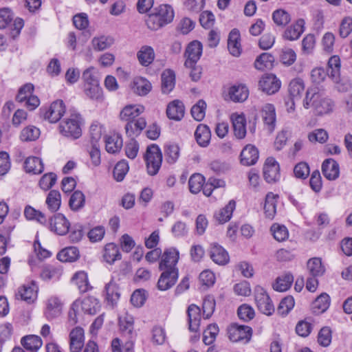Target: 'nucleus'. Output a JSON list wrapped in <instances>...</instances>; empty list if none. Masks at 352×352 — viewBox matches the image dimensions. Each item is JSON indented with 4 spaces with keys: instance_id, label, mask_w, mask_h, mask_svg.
Returning a JSON list of instances; mask_svg holds the SVG:
<instances>
[{
    "instance_id": "nucleus-1",
    "label": "nucleus",
    "mask_w": 352,
    "mask_h": 352,
    "mask_svg": "<svg viewBox=\"0 0 352 352\" xmlns=\"http://www.w3.org/2000/svg\"><path fill=\"white\" fill-rule=\"evenodd\" d=\"M174 17L173 8L169 4H161L151 10L146 23L148 29L155 31L170 23Z\"/></svg>"
},
{
    "instance_id": "nucleus-2",
    "label": "nucleus",
    "mask_w": 352,
    "mask_h": 352,
    "mask_svg": "<svg viewBox=\"0 0 352 352\" xmlns=\"http://www.w3.org/2000/svg\"><path fill=\"white\" fill-rule=\"evenodd\" d=\"M340 60L339 56H333L328 61V70L322 67H316L311 70V78L313 82L319 84L324 81L328 76L333 81H337L340 77Z\"/></svg>"
},
{
    "instance_id": "nucleus-3",
    "label": "nucleus",
    "mask_w": 352,
    "mask_h": 352,
    "mask_svg": "<svg viewBox=\"0 0 352 352\" xmlns=\"http://www.w3.org/2000/svg\"><path fill=\"white\" fill-rule=\"evenodd\" d=\"M144 159L148 174L151 176L157 175L162 163V153L160 148L155 144L148 146L144 155Z\"/></svg>"
},
{
    "instance_id": "nucleus-4",
    "label": "nucleus",
    "mask_w": 352,
    "mask_h": 352,
    "mask_svg": "<svg viewBox=\"0 0 352 352\" xmlns=\"http://www.w3.org/2000/svg\"><path fill=\"white\" fill-rule=\"evenodd\" d=\"M254 300L258 309L267 316L274 312V304L268 294L262 287L257 285L254 288Z\"/></svg>"
},
{
    "instance_id": "nucleus-5",
    "label": "nucleus",
    "mask_w": 352,
    "mask_h": 352,
    "mask_svg": "<svg viewBox=\"0 0 352 352\" xmlns=\"http://www.w3.org/2000/svg\"><path fill=\"white\" fill-rule=\"evenodd\" d=\"M59 130L60 133L65 137L78 138L82 134L78 116L72 115L70 118L64 119L59 124Z\"/></svg>"
},
{
    "instance_id": "nucleus-6",
    "label": "nucleus",
    "mask_w": 352,
    "mask_h": 352,
    "mask_svg": "<svg viewBox=\"0 0 352 352\" xmlns=\"http://www.w3.org/2000/svg\"><path fill=\"white\" fill-rule=\"evenodd\" d=\"M179 258V252L175 248H166L162 254L159 268L162 271L178 272L176 267Z\"/></svg>"
},
{
    "instance_id": "nucleus-7",
    "label": "nucleus",
    "mask_w": 352,
    "mask_h": 352,
    "mask_svg": "<svg viewBox=\"0 0 352 352\" xmlns=\"http://www.w3.org/2000/svg\"><path fill=\"white\" fill-rule=\"evenodd\" d=\"M228 335L232 342L248 343L252 338V329L249 326L234 323L228 327Z\"/></svg>"
},
{
    "instance_id": "nucleus-8",
    "label": "nucleus",
    "mask_w": 352,
    "mask_h": 352,
    "mask_svg": "<svg viewBox=\"0 0 352 352\" xmlns=\"http://www.w3.org/2000/svg\"><path fill=\"white\" fill-rule=\"evenodd\" d=\"M87 301V298L85 297L83 298H80L73 302L68 314L69 322L71 324H75L87 316L88 313Z\"/></svg>"
},
{
    "instance_id": "nucleus-9",
    "label": "nucleus",
    "mask_w": 352,
    "mask_h": 352,
    "mask_svg": "<svg viewBox=\"0 0 352 352\" xmlns=\"http://www.w3.org/2000/svg\"><path fill=\"white\" fill-rule=\"evenodd\" d=\"M45 226L56 234L65 235L69 231L70 223L63 214L58 213L51 217Z\"/></svg>"
},
{
    "instance_id": "nucleus-10",
    "label": "nucleus",
    "mask_w": 352,
    "mask_h": 352,
    "mask_svg": "<svg viewBox=\"0 0 352 352\" xmlns=\"http://www.w3.org/2000/svg\"><path fill=\"white\" fill-rule=\"evenodd\" d=\"M202 44L198 41H193L190 42L184 54L186 58L184 63L185 67H192L197 64L202 54Z\"/></svg>"
},
{
    "instance_id": "nucleus-11",
    "label": "nucleus",
    "mask_w": 352,
    "mask_h": 352,
    "mask_svg": "<svg viewBox=\"0 0 352 352\" xmlns=\"http://www.w3.org/2000/svg\"><path fill=\"white\" fill-rule=\"evenodd\" d=\"M259 87L269 95L276 93L280 88V80L273 74H264L258 82Z\"/></svg>"
},
{
    "instance_id": "nucleus-12",
    "label": "nucleus",
    "mask_w": 352,
    "mask_h": 352,
    "mask_svg": "<svg viewBox=\"0 0 352 352\" xmlns=\"http://www.w3.org/2000/svg\"><path fill=\"white\" fill-rule=\"evenodd\" d=\"M65 106L63 100L53 102L43 113L44 118L51 123H56L60 120L65 113Z\"/></svg>"
},
{
    "instance_id": "nucleus-13",
    "label": "nucleus",
    "mask_w": 352,
    "mask_h": 352,
    "mask_svg": "<svg viewBox=\"0 0 352 352\" xmlns=\"http://www.w3.org/2000/svg\"><path fill=\"white\" fill-rule=\"evenodd\" d=\"M63 303L56 296H50L45 302L44 315L47 320H53L58 317L62 312Z\"/></svg>"
},
{
    "instance_id": "nucleus-14",
    "label": "nucleus",
    "mask_w": 352,
    "mask_h": 352,
    "mask_svg": "<svg viewBox=\"0 0 352 352\" xmlns=\"http://www.w3.org/2000/svg\"><path fill=\"white\" fill-rule=\"evenodd\" d=\"M278 163L273 157H268L263 166V177L268 183H274L280 178Z\"/></svg>"
},
{
    "instance_id": "nucleus-15",
    "label": "nucleus",
    "mask_w": 352,
    "mask_h": 352,
    "mask_svg": "<svg viewBox=\"0 0 352 352\" xmlns=\"http://www.w3.org/2000/svg\"><path fill=\"white\" fill-rule=\"evenodd\" d=\"M105 149L107 153L116 154L119 153L123 146V139L120 133H109L104 135Z\"/></svg>"
},
{
    "instance_id": "nucleus-16",
    "label": "nucleus",
    "mask_w": 352,
    "mask_h": 352,
    "mask_svg": "<svg viewBox=\"0 0 352 352\" xmlns=\"http://www.w3.org/2000/svg\"><path fill=\"white\" fill-rule=\"evenodd\" d=\"M85 331L82 328L77 327L73 329L69 333L70 352H80L85 345Z\"/></svg>"
},
{
    "instance_id": "nucleus-17",
    "label": "nucleus",
    "mask_w": 352,
    "mask_h": 352,
    "mask_svg": "<svg viewBox=\"0 0 352 352\" xmlns=\"http://www.w3.org/2000/svg\"><path fill=\"white\" fill-rule=\"evenodd\" d=\"M38 287L34 281H31L19 288L17 296L21 300L30 304L34 302L38 296Z\"/></svg>"
},
{
    "instance_id": "nucleus-18",
    "label": "nucleus",
    "mask_w": 352,
    "mask_h": 352,
    "mask_svg": "<svg viewBox=\"0 0 352 352\" xmlns=\"http://www.w3.org/2000/svg\"><path fill=\"white\" fill-rule=\"evenodd\" d=\"M89 98L95 102L97 107L104 108L106 103L104 101L102 89L100 87L98 80L93 79L89 76Z\"/></svg>"
},
{
    "instance_id": "nucleus-19",
    "label": "nucleus",
    "mask_w": 352,
    "mask_h": 352,
    "mask_svg": "<svg viewBox=\"0 0 352 352\" xmlns=\"http://www.w3.org/2000/svg\"><path fill=\"white\" fill-rule=\"evenodd\" d=\"M305 20L298 19L293 25L289 26L284 32L283 37L285 40H298L305 31Z\"/></svg>"
},
{
    "instance_id": "nucleus-20",
    "label": "nucleus",
    "mask_w": 352,
    "mask_h": 352,
    "mask_svg": "<svg viewBox=\"0 0 352 352\" xmlns=\"http://www.w3.org/2000/svg\"><path fill=\"white\" fill-rule=\"evenodd\" d=\"M188 322L189 330L197 332L199 329L201 322V309L195 304H191L187 309Z\"/></svg>"
},
{
    "instance_id": "nucleus-21",
    "label": "nucleus",
    "mask_w": 352,
    "mask_h": 352,
    "mask_svg": "<svg viewBox=\"0 0 352 352\" xmlns=\"http://www.w3.org/2000/svg\"><path fill=\"white\" fill-rule=\"evenodd\" d=\"M236 138L241 140L246 135V119L243 114L232 113L230 118Z\"/></svg>"
},
{
    "instance_id": "nucleus-22",
    "label": "nucleus",
    "mask_w": 352,
    "mask_h": 352,
    "mask_svg": "<svg viewBox=\"0 0 352 352\" xmlns=\"http://www.w3.org/2000/svg\"><path fill=\"white\" fill-rule=\"evenodd\" d=\"M184 105L179 100H175L170 102L167 106L166 115L170 120L179 121L184 118Z\"/></svg>"
},
{
    "instance_id": "nucleus-23",
    "label": "nucleus",
    "mask_w": 352,
    "mask_h": 352,
    "mask_svg": "<svg viewBox=\"0 0 352 352\" xmlns=\"http://www.w3.org/2000/svg\"><path fill=\"white\" fill-rule=\"evenodd\" d=\"M261 117L268 131L272 133L276 126L275 107L272 104H265L261 109Z\"/></svg>"
},
{
    "instance_id": "nucleus-24",
    "label": "nucleus",
    "mask_w": 352,
    "mask_h": 352,
    "mask_svg": "<svg viewBox=\"0 0 352 352\" xmlns=\"http://www.w3.org/2000/svg\"><path fill=\"white\" fill-rule=\"evenodd\" d=\"M210 256L211 259L220 265H226L229 261V255L227 251L217 243L210 245Z\"/></svg>"
},
{
    "instance_id": "nucleus-25",
    "label": "nucleus",
    "mask_w": 352,
    "mask_h": 352,
    "mask_svg": "<svg viewBox=\"0 0 352 352\" xmlns=\"http://www.w3.org/2000/svg\"><path fill=\"white\" fill-rule=\"evenodd\" d=\"M322 172L327 179L335 180L340 175L339 164L331 158L326 159L322 164Z\"/></svg>"
},
{
    "instance_id": "nucleus-26",
    "label": "nucleus",
    "mask_w": 352,
    "mask_h": 352,
    "mask_svg": "<svg viewBox=\"0 0 352 352\" xmlns=\"http://www.w3.org/2000/svg\"><path fill=\"white\" fill-rule=\"evenodd\" d=\"M178 278V272L164 271L157 282V288L161 291H166L172 287Z\"/></svg>"
},
{
    "instance_id": "nucleus-27",
    "label": "nucleus",
    "mask_w": 352,
    "mask_h": 352,
    "mask_svg": "<svg viewBox=\"0 0 352 352\" xmlns=\"http://www.w3.org/2000/svg\"><path fill=\"white\" fill-rule=\"evenodd\" d=\"M240 33L236 29H233L229 34L228 39V48L230 53L235 57L240 56L242 52L240 43Z\"/></svg>"
},
{
    "instance_id": "nucleus-28",
    "label": "nucleus",
    "mask_w": 352,
    "mask_h": 352,
    "mask_svg": "<svg viewBox=\"0 0 352 352\" xmlns=\"http://www.w3.org/2000/svg\"><path fill=\"white\" fill-rule=\"evenodd\" d=\"M240 157L242 164L245 166L254 165L258 159V151L254 146L249 144L242 150Z\"/></svg>"
},
{
    "instance_id": "nucleus-29",
    "label": "nucleus",
    "mask_w": 352,
    "mask_h": 352,
    "mask_svg": "<svg viewBox=\"0 0 352 352\" xmlns=\"http://www.w3.org/2000/svg\"><path fill=\"white\" fill-rule=\"evenodd\" d=\"M155 57V51L151 46L143 45L137 52V58L140 64L144 67L150 65Z\"/></svg>"
},
{
    "instance_id": "nucleus-30",
    "label": "nucleus",
    "mask_w": 352,
    "mask_h": 352,
    "mask_svg": "<svg viewBox=\"0 0 352 352\" xmlns=\"http://www.w3.org/2000/svg\"><path fill=\"white\" fill-rule=\"evenodd\" d=\"M63 274V269L59 265H47L41 272V278L45 281H58Z\"/></svg>"
},
{
    "instance_id": "nucleus-31",
    "label": "nucleus",
    "mask_w": 352,
    "mask_h": 352,
    "mask_svg": "<svg viewBox=\"0 0 352 352\" xmlns=\"http://www.w3.org/2000/svg\"><path fill=\"white\" fill-rule=\"evenodd\" d=\"M230 98L236 102L245 101L249 96V90L244 85H235L229 89Z\"/></svg>"
},
{
    "instance_id": "nucleus-32",
    "label": "nucleus",
    "mask_w": 352,
    "mask_h": 352,
    "mask_svg": "<svg viewBox=\"0 0 352 352\" xmlns=\"http://www.w3.org/2000/svg\"><path fill=\"white\" fill-rule=\"evenodd\" d=\"M115 40L111 36L100 35L92 38L91 45L96 52H101L110 48L114 44Z\"/></svg>"
},
{
    "instance_id": "nucleus-33",
    "label": "nucleus",
    "mask_w": 352,
    "mask_h": 352,
    "mask_svg": "<svg viewBox=\"0 0 352 352\" xmlns=\"http://www.w3.org/2000/svg\"><path fill=\"white\" fill-rule=\"evenodd\" d=\"M21 345L30 352H37L43 345V341L38 336L28 335L21 340Z\"/></svg>"
},
{
    "instance_id": "nucleus-34",
    "label": "nucleus",
    "mask_w": 352,
    "mask_h": 352,
    "mask_svg": "<svg viewBox=\"0 0 352 352\" xmlns=\"http://www.w3.org/2000/svg\"><path fill=\"white\" fill-rule=\"evenodd\" d=\"M151 88V82L140 76L134 78L131 85L133 91L139 96H146L150 92Z\"/></svg>"
},
{
    "instance_id": "nucleus-35",
    "label": "nucleus",
    "mask_w": 352,
    "mask_h": 352,
    "mask_svg": "<svg viewBox=\"0 0 352 352\" xmlns=\"http://www.w3.org/2000/svg\"><path fill=\"white\" fill-rule=\"evenodd\" d=\"M197 142L202 147L207 146L211 138V133L209 127L205 124H199L195 132Z\"/></svg>"
},
{
    "instance_id": "nucleus-36",
    "label": "nucleus",
    "mask_w": 352,
    "mask_h": 352,
    "mask_svg": "<svg viewBox=\"0 0 352 352\" xmlns=\"http://www.w3.org/2000/svg\"><path fill=\"white\" fill-rule=\"evenodd\" d=\"M162 91L169 94L175 86V74L171 69H166L162 74Z\"/></svg>"
},
{
    "instance_id": "nucleus-37",
    "label": "nucleus",
    "mask_w": 352,
    "mask_h": 352,
    "mask_svg": "<svg viewBox=\"0 0 352 352\" xmlns=\"http://www.w3.org/2000/svg\"><path fill=\"white\" fill-rule=\"evenodd\" d=\"M80 256L79 250L77 248L70 246L61 250L57 254V259L64 263H72L76 261Z\"/></svg>"
},
{
    "instance_id": "nucleus-38",
    "label": "nucleus",
    "mask_w": 352,
    "mask_h": 352,
    "mask_svg": "<svg viewBox=\"0 0 352 352\" xmlns=\"http://www.w3.org/2000/svg\"><path fill=\"white\" fill-rule=\"evenodd\" d=\"M236 203L234 200H230L228 204L221 209L214 213V217L219 223H224L228 221L235 209Z\"/></svg>"
},
{
    "instance_id": "nucleus-39",
    "label": "nucleus",
    "mask_w": 352,
    "mask_h": 352,
    "mask_svg": "<svg viewBox=\"0 0 352 352\" xmlns=\"http://www.w3.org/2000/svg\"><path fill=\"white\" fill-rule=\"evenodd\" d=\"M146 126V122L144 118H139L137 120L128 122L125 125L126 133L129 137L138 135Z\"/></svg>"
},
{
    "instance_id": "nucleus-40",
    "label": "nucleus",
    "mask_w": 352,
    "mask_h": 352,
    "mask_svg": "<svg viewBox=\"0 0 352 352\" xmlns=\"http://www.w3.org/2000/svg\"><path fill=\"white\" fill-rule=\"evenodd\" d=\"M307 267L311 276L320 277L325 272V267L320 258H310L307 261Z\"/></svg>"
},
{
    "instance_id": "nucleus-41",
    "label": "nucleus",
    "mask_w": 352,
    "mask_h": 352,
    "mask_svg": "<svg viewBox=\"0 0 352 352\" xmlns=\"http://www.w3.org/2000/svg\"><path fill=\"white\" fill-rule=\"evenodd\" d=\"M144 107L138 105L126 106L120 112V119L124 121L131 122L138 117L143 112Z\"/></svg>"
},
{
    "instance_id": "nucleus-42",
    "label": "nucleus",
    "mask_w": 352,
    "mask_h": 352,
    "mask_svg": "<svg viewBox=\"0 0 352 352\" xmlns=\"http://www.w3.org/2000/svg\"><path fill=\"white\" fill-rule=\"evenodd\" d=\"M278 197V196L273 192H268L266 195L264 211L265 217L270 219H272L276 214V199Z\"/></svg>"
},
{
    "instance_id": "nucleus-43",
    "label": "nucleus",
    "mask_w": 352,
    "mask_h": 352,
    "mask_svg": "<svg viewBox=\"0 0 352 352\" xmlns=\"http://www.w3.org/2000/svg\"><path fill=\"white\" fill-rule=\"evenodd\" d=\"M47 209L52 212H56L61 204V195L59 191L52 190L49 192L45 199Z\"/></svg>"
},
{
    "instance_id": "nucleus-44",
    "label": "nucleus",
    "mask_w": 352,
    "mask_h": 352,
    "mask_svg": "<svg viewBox=\"0 0 352 352\" xmlns=\"http://www.w3.org/2000/svg\"><path fill=\"white\" fill-rule=\"evenodd\" d=\"M25 169L28 173L37 175L43 171L44 166L39 157H29L25 161Z\"/></svg>"
},
{
    "instance_id": "nucleus-45",
    "label": "nucleus",
    "mask_w": 352,
    "mask_h": 352,
    "mask_svg": "<svg viewBox=\"0 0 352 352\" xmlns=\"http://www.w3.org/2000/svg\"><path fill=\"white\" fill-rule=\"evenodd\" d=\"M330 305V297L326 294H320L312 303L313 311L316 314L324 313Z\"/></svg>"
},
{
    "instance_id": "nucleus-46",
    "label": "nucleus",
    "mask_w": 352,
    "mask_h": 352,
    "mask_svg": "<svg viewBox=\"0 0 352 352\" xmlns=\"http://www.w3.org/2000/svg\"><path fill=\"white\" fill-rule=\"evenodd\" d=\"M103 257L107 263L112 264L116 261L121 259V254L118 246L110 243L104 247Z\"/></svg>"
},
{
    "instance_id": "nucleus-47",
    "label": "nucleus",
    "mask_w": 352,
    "mask_h": 352,
    "mask_svg": "<svg viewBox=\"0 0 352 352\" xmlns=\"http://www.w3.org/2000/svg\"><path fill=\"white\" fill-rule=\"evenodd\" d=\"M24 215L28 220H34L43 226L47 224V219L45 215L34 208L27 206L24 210Z\"/></svg>"
},
{
    "instance_id": "nucleus-48",
    "label": "nucleus",
    "mask_w": 352,
    "mask_h": 352,
    "mask_svg": "<svg viewBox=\"0 0 352 352\" xmlns=\"http://www.w3.org/2000/svg\"><path fill=\"white\" fill-rule=\"evenodd\" d=\"M305 89L304 82L300 78L292 80L289 85V92L292 100H299Z\"/></svg>"
},
{
    "instance_id": "nucleus-49",
    "label": "nucleus",
    "mask_w": 352,
    "mask_h": 352,
    "mask_svg": "<svg viewBox=\"0 0 352 352\" xmlns=\"http://www.w3.org/2000/svg\"><path fill=\"white\" fill-rule=\"evenodd\" d=\"M72 282L77 286L80 293H85L88 290V275L85 271L76 272L72 278Z\"/></svg>"
},
{
    "instance_id": "nucleus-50",
    "label": "nucleus",
    "mask_w": 352,
    "mask_h": 352,
    "mask_svg": "<svg viewBox=\"0 0 352 352\" xmlns=\"http://www.w3.org/2000/svg\"><path fill=\"white\" fill-rule=\"evenodd\" d=\"M274 61V58L272 54L264 52L256 58L254 66L258 70H265L272 67Z\"/></svg>"
},
{
    "instance_id": "nucleus-51",
    "label": "nucleus",
    "mask_w": 352,
    "mask_h": 352,
    "mask_svg": "<svg viewBox=\"0 0 352 352\" xmlns=\"http://www.w3.org/2000/svg\"><path fill=\"white\" fill-rule=\"evenodd\" d=\"M293 281V276L289 273L285 274L276 278V283L273 285V288L277 292H285L291 287Z\"/></svg>"
},
{
    "instance_id": "nucleus-52",
    "label": "nucleus",
    "mask_w": 352,
    "mask_h": 352,
    "mask_svg": "<svg viewBox=\"0 0 352 352\" xmlns=\"http://www.w3.org/2000/svg\"><path fill=\"white\" fill-rule=\"evenodd\" d=\"M106 300L109 305L115 306L120 298V293L116 283L110 282L105 286Z\"/></svg>"
},
{
    "instance_id": "nucleus-53",
    "label": "nucleus",
    "mask_w": 352,
    "mask_h": 352,
    "mask_svg": "<svg viewBox=\"0 0 352 352\" xmlns=\"http://www.w3.org/2000/svg\"><path fill=\"white\" fill-rule=\"evenodd\" d=\"M205 183V177L200 173L192 175L188 180L190 192L192 194L199 193Z\"/></svg>"
},
{
    "instance_id": "nucleus-54",
    "label": "nucleus",
    "mask_w": 352,
    "mask_h": 352,
    "mask_svg": "<svg viewBox=\"0 0 352 352\" xmlns=\"http://www.w3.org/2000/svg\"><path fill=\"white\" fill-rule=\"evenodd\" d=\"M39 136V129L33 125H29L21 131L20 140L23 142H32L37 140Z\"/></svg>"
},
{
    "instance_id": "nucleus-55",
    "label": "nucleus",
    "mask_w": 352,
    "mask_h": 352,
    "mask_svg": "<svg viewBox=\"0 0 352 352\" xmlns=\"http://www.w3.org/2000/svg\"><path fill=\"white\" fill-rule=\"evenodd\" d=\"M270 231L274 239L278 242L285 241L289 237V231L283 225L274 223L271 226Z\"/></svg>"
},
{
    "instance_id": "nucleus-56",
    "label": "nucleus",
    "mask_w": 352,
    "mask_h": 352,
    "mask_svg": "<svg viewBox=\"0 0 352 352\" xmlns=\"http://www.w3.org/2000/svg\"><path fill=\"white\" fill-rule=\"evenodd\" d=\"M320 94L316 91V89H308L306 91V96L303 101V106L305 109L313 107L316 108Z\"/></svg>"
},
{
    "instance_id": "nucleus-57",
    "label": "nucleus",
    "mask_w": 352,
    "mask_h": 352,
    "mask_svg": "<svg viewBox=\"0 0 352 352\" xmlns=\"http://www.w3.org/2000/svg\"><path fill=\"white\" fill-rule=\"evenodd\" d=\"M295 305L294 299L292 296H288L280 302L277 308V313L282 316H287L289 312L294 308Z\"/></svg>"
},
{
    "instance_id": "nucleus-58",
    "label": "nucleus",
    "mask_w": 352,
    "mask_h": 352,
    "mask_svg": "<svg viewBox=\"0 0 352 352\" xmlns=\"http://www.w3.org/2000/svg\"><path fill=\"white\" fill-rule=\"evenodd\" d=\"M274 22L278 26H285L291 21L289 14L283 9H278L274 11L272 14Z\"/></svg>"
},
{
    "instance_id": "nucleus-59",
    "label": "nucleus",
    "mask_w": 352,
    "mask_h": 352,
    "mask_svg": "<svg viewBox=\"0 0 352 352\" xmlns=\"http://www.w3.org/2000/svg\"><path fill=\"white\" fill-rule=\"evenodd\" d=\"M129 169V164L126 160H121L118 162L113 168V177L118 182H121L124 179L125 175Z\"/></svg>"
},
{
    "instance_id": "nucleus-60",
    "label": "nucleus",
    "mask_w": 352,
    "mask_h": 352,
    "mask_svg": "<svg viewBox=\"0 0 352 352\" xmlns=\"http://www.w3.org/2000/svg\"><path fill=\"white\" fill-rule=\"evenodd\" d=\"M133 317L127 313L119 316V326L122 332L131 333L133 329Z\"/></svg>"
},
{
    "instance_id": "nucleus-61",
    "label": "nucleus",
    "mask_w": 352,
    "mask_h": 352,
    "mask_svg": "<svg viewBox=\"0 0 352 352\" xmlns=\"http://www.w3.org/2000/svg\"><path fill=\"white\" fill-rule=\"evenodd\" d=\"M219 331V327L216 324H209L204 332L203 342L206 345H210L214 342Z\"/></svg>"
},
{
    "instance_id": "nucleus-62",
    "label": "nucleus",
    "mask_w": 352,
    "mask_h": 352,
    "mask_svg": "<svg viewBox=\"0 0 352 352\" xmlns=\"http://www.w3.org/2000/svg\"><path fill=\"white\" fill-rule=\"evenodd\" d=\"M215 300L212 296H207L204 298L202 305L203 315L205 319L210 318L215 309Z\"/></svg>"
},
{
    "instance_id": "nucleus-63",
    "label": "nucleus",
    "mask_w": 352,
    "mask_h": 352,
    "mask_svg": "<svg viewBox=\"0 0 352 352\" xmlns=\"http://www.w3.org/2000/svg\"><path fill=\"white\" fill-rule=\"evenodd\" d=\"M296 54L294 50L289 47H284L282 49L280 54V60L284 65L290 66L296 61Z\"/></svg>"
},
{
    "instance_id": "nucleus-64",
    "label": "nucleus",
    "mask_w": 352,
    "mask_h": 352,
    "mask_svg": "<svg viewBox=\"0 0 352 352\" xmlns=\"http://www.w3.org/2000/svg\"><path fill=\"white\" fill-rule=\"evenodd\" d=\"M206 103L199 100L191 109V115L197 121H201L206 115Z\"/></svg>"
}]
</instances>
